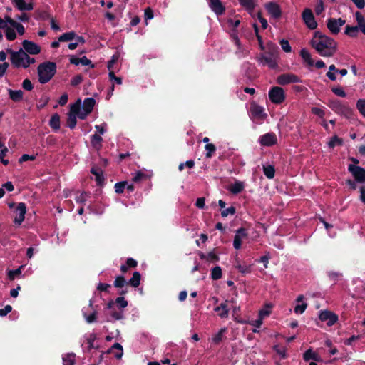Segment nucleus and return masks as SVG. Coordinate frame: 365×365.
Segmentation results:
<instances>
[{"mask_svg": "<svg viewBox=\"0 0 365 365\" xmlns=\"http://www.w3.org/2000/svg\"><path fill=\"white\" fill-rule=\"evenodd\" d=\"M310 45L323 57H332L337 50V43L334 39L319 31L314 33Z\"/></svg>", "mask_w": 365, "mask_h": 365, "instance_id": "obj_1", "label": "nucleus"}, {"mask_svg": "<svg viewBox=\"0 0 365 365\" xmlns=\"http://www.w3.org/2000/svg\"><path fill=\"white\" fill-rule=\"evenodd\" d=\"M267 51L261 55L260 61L263 65H267L270 68L277 66V59L279 56V47L269 41L267 43Z\"/></svg>", "mask_w": 365, "mask_h": 365, "instance_id": "obj_2", "label": "nucleus"}, {"mask_svg": "<svg viewBox=\"0 0 365 365\" xmlns=\"http://www.w3.org/2000/svg\"><path fill=\"white\" fill-rule=\"evenodd\" d=\"M37 71L39 82L42 84H45L56 74V64L51 61L43 62L38 65Z\"/></svg>", "mask_w": 365, "mask_h": 365, "instance_id": "obj_3", "label": "nucleus"}, {"mask_svg": "<svg viewBox=\"0 0 365 365\" xmlns=\"http://www.w3.org/2000/svg\"><path fill=\"white\" fill-rule=\"evenodd\" d=\"M329 107L336 113L344 115L346 118L352 116V109L346 105L343 104L339 100L330 101Z\"/></svg>", "mask_w": 365, "mask_h": 365, "instance_id": "obj_4", "label": "nucleus"}, {"mask_svg": "<svg viewBox=\"0 0 365 365\" xmlns=\"http://www.w3.org/2000/svg\"><path fill=\"white\" fill-rule=\"evenodd\" d=\"M347 170L356 182L365 184V169L364 168L355 165H349Z\"/></svg>", "mask_w": 365, "mask_h": 365, "instance_id": "obj_5", "label": "nucleus"}, {"mask_svg": "<svg viewBox=\"0 0 365 365\" xmlns=\"http://www.w3.org/2000/svg\"><path fill=\"white\" fill-rule=\"evenodd\" d=\"M269 98L271 102L275 104H280L285 100V94L282 88L274 86L269 91Z\"/></svg>", "mask_w": 365, "mask_h": 365, "instance_id": "obj_6", "label": "nucleus"}, {"mask_svg": "<svg viewBox=\"0 0 365 365\" xmlns=\"http://www.w3.org/2000/svg\"><path fill=\"white\" fill-rule=\"evenodd\" d=\"M277 83L281 86H285L289 83H302V79L297 75L287 73L277 76Z\"/></svg>", "mask_w": 365, "mask_h": 365, "instance_id": "obj_7", "label": "nucleus"}, {"mask_svg": "<svg viewBox=\"0 0 365 365\" xmlns=\"http://www.w3.org/2000/svg\"><path fill=\"white\" fill-rule=\"evenodd\" d=\"M302 17L304 23L309 29L314 30L317 27V23L312 9L306 8L302 14Z\"/></svg>", "mask_w": 365, "mask_h": 365, "instance_id": "obj_8", "label": "nucleus"}, {"mask_svg": "<svg viewBox=\"0 0 365 365\" xmlns=\"http://www.w3.org/2000/svg\"><path fill=\"white\" fill-rule=\"evenodd\" d=\"M258 142L262 146L271 147L277 143V138L274 133L269 132L261 135Z\"/></svg>", "mask_w": 365, "mask_h": 365, "instance_id": "obj_9", "label": "nucleus"}, {"mask_svg": "<svg viewBox=\"0 0 365 365\" xmlns=\"http://www.w3.org/2000/svg\"><path fill=\"white\" fill-rule=\"evenodd\" d=\"M250 112L252 118L255 119L264 120L267 117L264 108L255 102L250 103Z\"/></svg>", "mask_w": 365, "mask_h": 365, "instance_id": "obj_10", "label": "nucleus"}, {"mask_svg": "<svg viewBox=\"0 0 365 365\" xmlns=\"http://www.w3.org/2000/svg\"><path fill=\"white\" fill-rule=\"evenodd\" d=\"M248 237L247 230L245 227H240L236 230L235 235L233 240V247L236 250H240L242 247L243 239Z\"/></svg>", "mask_w": 365, "mask_h": 365, "instance_id": "obj_11", "label": "nucleus"}, {"mask_svg": "<svg viewBox=\"0 0 365 365\" xmlns=\"http://www.w3.org/2000/svg\"><path fill=\"white\" fill-rule=\"evenodd\" d=\"M268 14L274 19H279L282 14L279 5L275 2H268L264 6Z\"/></svg>", "mask_w": 365, "mask_h": 365, "instance_id": "obj_12", "label": "nucleus"}, {"mask_svg": "<svg viewBox=\"0 0 365 365\" xmlns=\"http://www.w3.org/2000/svg\"><path fill=\"white\" fill-rule=\"evenodd\" d=\"M23 50L29 54L31 55H37L41 53V48L40 46L36 44V43L29 41L24 40L22 41Z\"/></svg>", "mask_w": 365, "mask_h": 365, "instance_id": "obj_13", "label": "nucleus"}, {"mask_svg": "<svg viewBox=\"0 0 365 365\" xmlns=\"http://www.w3.org/2000/svg\"><path fill=\"white\" fill-rule=\"evenodd\" d=\"M319 318L322 322H327L328 326L334 325L338 320V316L328 310L321 311Z\"/></svg>", "mask_w": 365, "mask_h": 365, "instance_id": "obj_14", "label": "nucleus"}, {"mask_svg": "<svg viewBox=\"0 0 365 365\" xmlns=\"http://www.w3.org/2000/svg\"><path fill=\"white\" fill-rule=\"evenodd\" d=\"M16 216L14 222L16 225H21L25 219L26 212V206L24 202H19L16 209Z\"/></svg>", "mask_w": 365, "mask_h": 365, "instance_id": "obj_15", "label": "nucleus"}, {"mask_svg": "<svg viewBox=\"0 0 365 365\" xmlns=\"http://www.w3.org/2000/svg\"><path fill=\"white\" fill-rule=\"evenodd\" d=\"M209 6L217 15H222L225 11V7L220 0H209Z\"/></svg>", "mask_w": 365, "mask_h": 365, "instance_id": "obj_16", "label": "nucleus"}, {"mask_svg": "<svg viewBox=\"0 0 365 365\" xmlns=\"http://www.w3.org/2000/svg\"><path fill=\"white\" fill-rule=\"evenodd\" d=\"M11 61L14 67L19 68L23 67L24 63V56H23V49L20 48L16 53H12V56H11Z\"/></svg>", "mask_w": 365, "mask_h": 365, "instance_id": "obj_17", "label": "nucleus"}, {"mask_svg": "<svg viewBox=\"0 0 365 365\" xmlns=\"http://www.w3.org/2000/svg\"><path fill=\"white\" fill-rule=\"evenodd\" d=\"M227 303L228 301L225 300V302H222L220 305L214 308V311L217 312V315L222 319L227 318L229 316L230 309Z\"/></svg>", "mask_w": 365, "mask_h": 365, "instance_id": "obj_18", "label": "nucleus"}, {"mask_svg": "<svg viewBox=\"0 0 365 365\" xmlns=\"http://www.w3.org/2000/svg\"><path fill=\"white\" fill-rule=\"evenodd\" d=\"M14 6L19 11H31L34 9V4L31 2H26V0H13Z\"/></svg>", "mask_w": 365, "mask_h": 365, "instance_id": "obj_19", "label": "nucleus"}, {"mask_svg": "<svg viewBox=\"0 0 365 365\" xmlns=\"http://www.w3.org/2000/svg\"><path fill=\"white\" fill-rule=\"evenodd\" d=\"M91 173L95 176V180L97 185L102 186L104 183V177L102 169L98 167H93L91 170Z\"/></svg>", "mask_w": 365, "mask_h": 365, "instance_id": "obj_20", "label": "nucleus"}, {"mask_svg": "<svg viewBox=\"0 0 365 365\" xmlns=\"http://www.w3.org/2000/svg\"><path fill=\"white\" fill-rule=\"evenodd\" d=\"M299 55L302 57L304 63H305L309 67L314 66V60L312 59V56L308 50L306 48H302L299 52Z\"/></svg>", "mask_w": 365, "mask_h": 365, "instance_id": "obj_21", "label": "nucleus"}, {"mask_svg": "<svg viewBox=\"0 0 365 365\" xmlns=\"http://www.w3.org/2000/svg\"><path fill=\"white\" fill-rule=\"evenodd\" d=\"M327 27L330 31V32L334 35L338 34L340 31V29L338 26L335 18L331 17L327 20Z\"/></svg>", "mask_w": 365, "mask_h": 365, "instance_id": "obj_22", "label": "nucleus"}, {"mask_svg": "<svg viewBox=\"0 0 365 365\" xmlns=\"http://www.w3.org/2000/svg\"><path fill=\"white\" fill-rule=\"evenodd\" d=\"M9 98L14 102H20L23 100L24 92L21 90L8 89Z\"/></svg>", "mask_w": 365, "mask_h": 365, "instance_id": "obj_23", "label": "nucleus"}, {"mask_svg": "<svg viewBox=\"0 0 365 365\" xmlns=\"http://www.w3.org/2000/svg\"><path fill=\"white\" fill-rule=\"evenodd\" d=\"M95 104L96 100L93 98H86L83 103V110L86 111L87 113H91L93 111Z\"/></svg>", "mask_w": 365, "mask_h": 365, "instance_id": "obj_24", "label": "nucleus"}, {"mask_svg": "<svg viewBox=\"0 0 365 365\" xmlns=\"http://www.w3.org/2000/svg\"><path fill=\"white\" fill-rule=\"evenodd\" d=\"M49 125L54 130H58L60 129L61 121L60 116L58 113L52 115L49 120Z\"/></svg>", "mask_w": 365, "mask_h": 365, "instance_id": "obj_25", "label": "nucleus"}, {"mask_svg": "<svg viewBox=\"0 0 365 365\" xmlns=\"http://www.w3.org/2000/svg\"><path fill=\"white\" fill-rule=\"evenodd\" d=\"M141 275L139 272H134L133 277L128 280V285H130L133 287H138L140 284Z\"/></svg>", "mask_w": 365, "mask_h": 365, "instance_id": "obj_26", "label": "nucleus"}, {"mask_svg": "<svg viewBox=\"0 0 365 365\" xmlns=\"http://www.w3.org/2000/svg\"><path fill=\"white\" fill-rule=\"evenodd\" d=\"M356 19L357 21V26L359 30H360L365 35V19L363 15L359 12L356 11L355 14Z\"/></svg>", "mask_w": 365, "mask_h": 365, "instance_id": "obj_27", "label": "nucleus"}, {"mask_svg": "<svg viewBox=\"0 0 365 365\" xmlns=\"http://www.w3.org/2000/svg\"><path fill=\"white\" fill-rule=\"evenodd\" d=\"M359 31V27L356 26L346 25L344 34L351 38H355L358 36Z\"/></svg>", "mask_w": 365, "mask_h": 365, "instance_id": "obj_28", "label": "nucleus"}, {"mask_svg": "<svg viewBox=\"0 0 365 365\" xmlns=\"http://www.w3.org/2000/svg\"><path fill=\"white\" fill-rule=\"evenodd\" d=\"M76 36V33L73 31H71L69 32H66V33L62 34L58 37V41H61V42L70 41L75 39Z\"/></svg>", "mask_w": 365, "mask_h": 365, "instance_id": "obj_29", "label": "nucleus"}, {"mask_svg": "<svg viewBox=\"0 0 365 365\" xmlns=\"http://www.w3.org/2000/svg\"><path fill=\"white\" fill-rule=\"evenodd\" d=\"M227 332V328H221L219 331L213 336L212 341L215 344H219L224 339V334Z\"/></svg>", "mask_w": 365, "mask_h": 365, "instance_id": "obj_30", "label": "nucleus"}, {"mask_svg": "<svg viewBox=\"0 0 365 365\" xmlns=\"http://www.w3.org/2000/svg\"><path fill=\"white\" fill-rule=\"evenodd\" d=\"M244 190V184L242 182L237 181L231 185L229 190L235 195L240 193Z\"/></svg>", "mask_w": 365, "mask_h": 365, "instance_id": "obj_31", "label": "nucleus"}, {"mask_svg": "<svg viewBox=\"0 0 365 365\" xmlns=\"http://www.w3.org/2000/svg\"><path fill=\"white\" fill-rule=\"evenodd\" d=\"M24 265H21L16 269L9 270L7 273L9 279L13 281L16 277L20 276L22 273V270L24 269Z\"/></svg>", "mask_w": 365, "mask_h": 365, "instance_id": "obj_32", "label": "nucleus"}, {"mask_svg": "<svg viewBox=\"0 0 365 365\" xmlns=\"http://www.w3.org/2000/svg\"><path fill=\"white\" fill-rule=\"evenodd\" d=\"M327 277L329 280L335 282H338L343 277V274L339 271L330 270L327 272Z\"/></svg>", "mask_w": 365, "mask_h": 365, "instance_id": "obj_33", "label": "nucleus"}, {"mask_svg": "<svg viewBox=\"0 0 365 365\" xmlns=\"http://www.w3.org/2000/svg\"><path fill=\"white\" fill-rule=\"evenodd\" d=\"M240 5L244 7L247 11L251 12L255 7L254 0H238Z\"/></svg>", "mask_w": 365, "mask_h": 365, "instance_id": "obj_34", "label": "nucleus"}, {"mask_svg": "<svg viewBox=\"0 0 365 365\" xmlns=\"http://www.w3.org/2000/svg\"><path fill=\"white\" fill-rule=\"evenodd\" d=\"M263 172L265 176L268 179H272L274 177L275 174V169L273 165H264L263 166Z\"/></svg>", "mask_w": 365, "mask_h": 365, "instance_id": "obj_35", "label": "nucleus"}, {"mask_svg": "<svg viewBox=\"0 0 365 365\" xmlns=\"http://www.w3.org/2000/svg\"><path fill=\"white\" fill-rule=\"evenodd\" d=\"M103 141L102 137L98 134H94L91 136V144L97 150L101 147V143Z\"/></svg>", "mask_w": 365, "mask_h": 365, "instance_id": "obj_36", "label": "nucleus"}, {"mask_svg": "<svg viewBox=\"0 0 365 365\" xmlns=\"http://www.w3.org/2000/svg\"><path fill=\"white\" fill-rule=\"evenodd\" d=\"M89 197H90L89 192H82L76 196L75 200L77 203L85 204V202L87 201L88 198H89Z\"/></svg>", "mask_w": 365, "mask_h": 365, "instance_id": "obj_37", "label": "nucleus"}, {"mask_svg": "<svg viewBox=\"0 0 365 365\" xmlns=\"http://www.w3.org/2000/svg\"><path fill=\"white\" fill-rule=\"evenodd\" d=\"M303 359L305 361H309L311 359L318 361V356L309 349L304 353Z\"/></svg>", "mask_w": 365, "mask_h": 365, "instance_id": "obj_38", "label": "nucleus"}, {"mask_svg": "<svg viewBox=\"0 0 365 365\" xmlns=\"http://www.w3.org/2000/svg\"><path fill=\"white\" fill-rule=\"evenodd\" d=\"M222 277V269L219 266L215 267L211 271V278L213 280H218Z\"/></svg>", "mask_w": 365, "mask_h": 365, "instance_id": "obj_39", "label": "nucleus"}, {"mask_svg": "<svg viewBox=\"0 0 365 365\" xmlns=\"http://www.w3.org/2000/svg\"><path fill=\"white\" fill-rule=\"evenodd\" d=\"M125 284H128V282L122 275L117 276L113 282V286L116 288H123Z\"/></svg>", "mask_w": 365, "mask_h": 365, "instance_id": "obj_40", "label": "nucleus"}, {"mask_svg": "<svg viewBox=\"0 0 365 365\" xmlns=\"http://www.w3.org/2000/svg\"><path fill=\"white\" fill-rule=\"evenodd\" d=\"M344 143L343 139L339 138L337 135H334L330 141L328 143V146L330 148H334L336 145H342Z\"/></svg>", "mask_w": 365, "mask_h": 365, "instance_id": "obj_41", "label": "nucleus"}, {"mask_svg": "<svg viewBox=\"0 0 365 365\" xmlns=\"http://www.w3.org/2000/svg\"><path fill=\"white\" fill-rule=\"evenodd\" d=\"M273 350L279 354L282 359H284L287 358V349L284 346H282L280 345H274L273 346Z\"/></svg>", "mask_w": 365, "mask_h": 365, "instance_id": "obj_42", "label": "nucleus"}, {"mask_svg": "<svg viewBox=\"0 0 365 365\" xmlns=\"http://www.w3.org/2000/svg\"><path fill=\"white\" fill-rule=\"evenodd\" d=\"M205 150L206 151V158H210L213 155L214 153L216 151V147L212 143H207L205 146Z\"/></svg>", "mask_w": 365, "mask_h": 365, "instance_id": "obj_43", "label": "nucleus"}, {"mask_svg": "<svg viewBox=\"0 0 365 365\" xmlns=\"http://www.w3.org/2000/svg\"><path fill=\"white\" fill-rule=\"evenodd\" d=\"M75 357L76 355L74 354H68L63 356V365H74Z\"/></svg>", "mask_w": 365, "mask_h": 365, "instance_id": "obj_44", "label": "nucleus"}, {"mask_svg": "<svg viewBox=\"0 0 365 365\" xmlns=\"http://www.w3.org/2000/svg\"><path fill=\"white\" fill-rule=\"evenodd\" d=\"M28 54L29 53H26L23 50V56H24L23 68H28L31 64H33L35 63V59L34 58H31Z\"/></svg>", "mask_w": 365, "mask_h": 365, "instance_id": "obj_45", "label": "nucleus"}, {"mask_svg": "<svg viewBox=\"0 0 365 365\" xmlns=\"http://www.w3.org/2000/svg\"><path fill=\"white\" fill-rule=\"evenodd\" d=\"M262 323H263V320H262V317H259L256 320L249 322L250 324L255 327V328L252 330V331L253 333H259V331L257 329V328H259L262 326Z\"/></svg>", "mask_w": 365, "mask_h": 365, "instance_id": "obj_46", "label": "nucleus"}, {"mask_svg": "<svg viewBox=\"0 0 365 365\" xmlns=\"http://www.w3.org/2000/svg\"><path fill=\"white\" fill-rule=\"evenodd\" d=\"M83 315L86 322L88 324H91V323L96 322V317H97V312L96 310H94L91 314H90L88 315L86 314V313L85 312H83Z\"/></svg>", "mask_w": 365, "mask_h": 365, "instance_id": "obj_47", "label": "nucleus"}, {"mask_svg": "<svg viewBox=\"0 0 365 365\" xmlns=\"http://www.w3.org/2000/svg\"><path fill=\"white\" fill-rule=\"evenodd\" d=\"M5 35L6 38L9 41H14L16 38V34L15 31L12 28H10L9 26L6 27V29H5Z\"/></svg>", "mask_w": 365, "mask_h": 365, "instance_id": "obj_48", "label": "nucleus"}, {"mask_svg": "<svg viewBox=\"0 0 365 365\" xmlns=\"http://www.w3.org/2000/svg\"><path fill=\"white\" fill-rule=\"evenodd\" d=\"M235 268L239 272L243 274L250 273L252 271L250 265H241L240 264H237L235 265Z\"/></svg>", "mask_w": 365, "mask_h": 365, "instance_id": "obj_49", "label": "nucleus"}, {"mask_svg": "<svg viewBox=\"0 0 365 365\" xmlns=\"http://www.w3.org/2000/svg\"><path fill=\"white\" fill-rule=\"evenodd\" d=\"M127 185V181H121L115 184V191L118 194L123 192Z\"/></svg>", "mask_w": 365, "mask_h": 365, "instance_id": "obj_50", "label": "nucleus"}, {"mask_svg": "<svg viewBox=\"0 0 365 365\" xmlns=\"http://www.w3.org/2000/svg\"><path fill=\"white\" fill-rule=\"evenodd\" d=\"M50 98L48 96L43 95L38 101L36 105L38 109L41 110L48 103Z\"/></svg>", "mask_w": 365, "mask_h": 365, "instance_id": "obj_51", "label": "nucleus"}, {"mask_svg": "<svg viewBox=\"0 0 365 365\" xmlns=\"http://www.w3.org/2000/svg\"><path fill=\"white\" fill-rule=\"evenodd\" d=\"M113 349H117V350L120 351L119 352H118L115 354V356L117 359H120L123 356V346L119 343H115L112 346L111 349L108 351V353H110V350H113Z\"/></svg>", "mask_w": 365, "mask_h": 365, "instance_id": "obj_52", "label": "nucleus"}, {"mask_svg": "<svg viewBox=\"0 0 365 365\" xmlns=\"http://www.w3.org/2000/svg\"><path fill=\"white\" fill-rule=\"evenodd\" d=\"M76 117L73 114H68L67 118V126L71 129H73L76 125Z\"/></svg>", "mask_w": 365, "mask_h": 365, "instance_id": "obj_53", "label": "nucleus"}, {"mask_svg": "<svg viewBox=\"0 0 365 365\" xmlns=\"http://www.w3.org/2000/svg\"><path fill=\"white\" fill-rule=\"evenodd\" d=\"M331 91L337 96L345 98L346 96V92L341 86H336L331 88Z\"/></svg>", "mask_w": 365, "mask_h": 365, "instance_id": "obj_54", "label": "nucleus"}, {"mask_svg": "<svg viewBox=\"0 0 365 365\" xmlns=\"http://www.w3.org/2000/svg\"><path fill=\"white\" fill-rule=\"evenodd\" d=\"M356 108L359 113L365 117V99H359L356 103Z\"/></svg>", "mask_w": 365, "mask_h": 365, "instance_id": "obj_55", "label": "nucleus"}, {"mask_svg": "<svg viewBox=\"0 0 365 365\" xmlns=\"http://www.w3.org/2000/svg\"><path fill=\"white\" fill-rule=\"evenodd\" d=\"M81 99H78L76 103L72 105L71 108V112L69 114H73L75 116L79 113L81 110Z\"/></svg>", "mask_w": 365, "mask_h": 365, "instance_id": "obj_56", "label": "nucleus"}, {"mask_svg": "<svg viewBox=\"0 0 365 365\" xmlns=\"http://www.w3.org/2000/svg\"><path fill=\"white\" fill-rule=\"evenodd\" d=\"M115 302L120 309H124L128 304L127 300L123 297H117Z\"/></svg>", "mask_w": 365, "mask_h": 365, "instance_id": "obj_57", "label": "nucleus"}, {"mask_svg": "<svg viewBox=\"0 0 365 365\" xmlns=\"http://www.w3.org/2000/svg\"><path fill=\"white\" fill-rule=\"evenodd\" d=\"M236 213V208L234 206H231L228 208H226L221 212V215L222 217H226L229 215H234Z\"/></svg>", "mask_w": 365, "mask_h": 365, "instance_id": "obj_58", "label": "nucleus"}, {"mask_svg": "<svg viewBox=\"0 0 365 365\" xmlns=\"http://www.w3.org/2000/svg\"><path fill=\"white\" fill-rule=\"evenodd\" d=\"M97 336L96 334L94 333L91 334L87 338V344H88V350H91V349H96L94 346V341H96Z\"/></svg>", "mask_w": 365, "mask_h": 365, "instance_id": "obj_59", "label": "nucleus"}, {"mask_svg": "<svg viewBox=\"0 0 365 365\" xmlns=\"http://www.w3.org/2000/svg\"><path fill=\"white\" fill-rule=\"evenodd\" d=\"M279 44L281 46L282 48L283 49V51H285L286 53H289L292 51L291 46L289 45V43L287 40L282 39L279 41Z\"/></svg>", "mask_w": 365, "mask_h": 365, "instance_id": "obj_60", "label": "nucleus"}, {"mask_svg": "<svg viewBox=\"0 0 365 365\" xmlns=\"http://www.w3.org/2000/svg\"><path fill=\"white\" fill-rule=\"evenodd\" d=\"M147 175L141 171H138L132 178V181L134 182H138L143 179H146Z\"/></svg>", "mask_w": 365, "mask_h": 365, "instance_id": "obj_61", "label": "nucleus"}, {"mask_svg": "<svg viewBox=\"0 0 365 365\" xmlns=\"http://www.w3.org/2000/svg\"><path fill=\"white\" fill-rule=\"evenodd\" d=\"M110 315L115 320H120V319H122L124 318L123 311L118 312V311L113 309L111 311Z\"/></svg>", "mask_w": 365, "mask_h": 365, "instance_id": "obj_62", "label": "nucleus"}, {"mask_svg": "<svg viewBox=\"0 0 365 365\" xmlns=\"http://www.w3.org/2000/svg\"><path fill=\"white\" fill-rule=\"evenodd\" d=\"M311 112H312V113H313L322 118H324V116L325 115V112L324 111L323 109H322L320 108L313 107L311 109Z\"/></svg>", "mask_w": 365, "mask_h": 365, "instance_id": "obj_63", "label": "nucleus"}, {"mask_svg": "<svg viewBox=\"0 0 365 365\" xmlns=\"http://www.w3.org/2000/svg\"><path fill=\"white\" fill-rule=\"evenodd\" d=\"M22 88L26 91H30L34 88V86L31 81L29 79L26 78L22 82Z\"/></svg>", "mask_w": 365, "mask_h": 365, "instance_id": "obj_64", "label": "nucleus"}]
</instances>
